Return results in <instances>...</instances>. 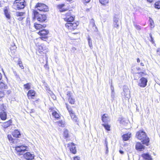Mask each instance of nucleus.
Instances as JSON below:
<instances>
[{
    "mask_svg": "<svg viewBox=\"0 0 160 160\" xmlns=\"http://www.w3.org/2000/svg\"><path fill=\"white\" fill-rule=\"evenodd\" d=\"M12 135L13 137L18 138L21 136L20 133L19 131L18 130H15L12 132Z\"/></svg>",
    "mask_w": 160,
    "mask_h": 160,
    "instance_id": "19",
    "label": "nucleus"
},
{
    "mask_svg": "<svg viewBox=\"0 0 160 160\" xmlns=\"http://www.w3.org/2000/svg\"><path fill=\"white\" fill-rule=\"evenodd\" d=\"M106 153H107L108 152V147H106Z\"/></svg>",
    "mask_w": 160,
    "mask_h": 160,
    "instance_id": "53",
    "label": "nucleus"
},
{
    "mask_svg": "<svg viewBox=\"0 0 160 160\" xmlns=\"http://www.w3.org/2000/svg\"><path fill=\"white\" fill-rule=\"evenodd\" d=\"M67 1H69V2H70L71 1H72V0H67Z\"/></svg>",
    "mask_w": 160,
    "mask_h": 160,
    "instance_id": "62",
    "label": "nucleus"
},
{
    "mask_svg": "<svg viewBox=\"0 0 160 160\" xmlns=\"http://www.w3.org/2000/svg\"><path fill=\"white\" fill-rule=\"evenodd\" d=\"M105 145L106 147H108V142L107 139V138H106L105 139Z\"/></svg>",
    "mask_w": 160,
    "mask_h": 160,
    "instance_id": "46",
    "label": "nucleus"
},
{
    "mask_svg": "<svg viewBox=\"0 0 160 160\" xmlns=\"http://www.w3.org/2000/svg\"><path fill=\"white\" fill-rule=\"evenodd\" d=\"M102 126L104 127L105 129L108 131H110V125L107 124H103Z\"/></svg>",
    "mask_w": 160,
    "mask_h": 160,
    "instance_id": "32",
    "label": "nucleus"
},
{
    "mask_svg": "<svg viewBox=\"0 0 160 160\" xmlns=\"http://www.w3.org/2000/svg\"><path fill=\"white\" fill-rule=\"evenodd\" d=\"M120 118L119 119V121H120V122L121 123H123V119H122V120H120Z\"/></svg>",
    "mask_w": 160,
    "mask_h": 160,
    "instance_id": "52",
    "label": "nucleus"
},
{
    "mask_svg": "<svg viewBox=\"0 0 160 160\" xmlns=\"http://www.w3.org/2000/svg\"><path fill=\"white\" fill-rule=\"evenodd\" d=\"M78 25L76 23L67 22L65 24V27L68 29L71 30L75 29Z\"/></svg>",
    "mask_w": 160,
    "mask_h": 160,
    "instance_id": "9",
    "label": "nucleus"
},
{
    "mask_svg": "<svg viewBox=\"0 0 160 160\" xmlns=\"http://www.w3.org/2000/svg\"><path fill=\"white\" fill-rule=\"evenodd\" d=\"M137 62H140V59L139 58H137Z\"/></svg>",
    "mask_w": 160,
    "mask_h": 160,
    "instance_id": "59",
    "label": "nucleus"
},
{
    "mask_svg": "<svg viewBox=\"0 0 160 160\" xmlns=\"http://www.w3.org/2000/svg\"><path fill=\"white\" fill-rule=\"evenodd\" d=\"M147 1L149 2H153V0H147Z\"/></svg>",
    "mask_w": 160,
    "mask_h": 160,
    "instance_id": "54",
    "label": "nucleus"
},
{
    "mask_svg": "<svg viewBox=\"0 0 160 160\" xmlns=\"http://www.w3.org/2000/svg\"><path fill=\"white\" fill-rule=\"evenodd\" d=\"M67 95L68 96V98H69L70 97H72L71 96V93L70 92H67Z\"/></svg>",
    "mask_w": 160,
    "mask_h": 160,
    "instance_id": "43",
    "label": "nucleus"
},
{
    "mask_svg": "<svg viewBox=\"0 0 160 160\" xmlns=\"http://www.w3.org/2000/svg\"><path fill=\"white\" fill-rule=\"evenodd\" d=\"M26 147L22 145L18 146L15 147V150L17 152V154L18 155L23 154L26 151Z\"/></svg>",
    "mask_w": 160,
    "mask_h": 160,
    "instance_id": "4",
    "label": "nucleus"
},
{
    "mask_svg": "<svg viewBox=\"0 0 160 160\" xmlns=\"http://www.w3.org/2000/svg\"><path fill=\"white\" fill-rule=\"evenodd\" d=\"M155 7L158 9L160 8V1H158L155 3Z\"/></svg>",
    "mask_w": 160,
    "mask_h": 160,
    "instance_id": "33",
    "label": "nucleus"
},
{
    "mask_svg": "<svg viewBox=\"0 0 160 160\" xmlns=\"http://www.w3.org/2000/svg\"><path fill=\"white\" fill-rule=\"evenodd\" d=\"M36 6L40 11L45 12L48 11V6L44 4L38 3Z\"/></svg>",
    "mask_w": 160,
    "mask_h": 160,
    "instance_id": "6",
    "label": "nucleus"
},
{
    "mask_svg": "<svg viewBox=\"0 0 160 160\" xmlns=\"http://www.w3.org/2000/svg\"><path fill=\"white\" fill-rule=\"evenodd\" d=\"M18 64L22 69H24V67H23L22 65V62L21 61V60L19 59Z\"/></svg>",
    "mask_w": 160,
    "mask_h": 160,
    "instance_id": "36",
    "label": "nucleus"
},
{
    "mask_svg": "<svg viewBox=\"0 0 160 160\" xmlns=\"http://www.w3.org/2000/svg\"><path fill=\"white\" fill-rule=\"evenodd\" d=\"M65 6L64 4L59 5L58 6V8L60 9V12H63L67 10L66 9L63 8H62Z\"/></svg>",
    "mask_w": 160,
    "mask_h": 160,
    "instance_id": "26",
    "label": "nucleus"
},
{
    "mask_svg": "<svg viewBox=\"0 0 160 160\" xmlns=\"http://www.w3.org/2000/svg\"><path fill=\"white\" fill-rule=\"evenodd\" d=\"M74 160H80V158L78 157H76L74 158Z\"/></svg>",
    "mask_w": 160,
    "mask_h": 160,
    "instance_id": "48",
    "label": "nucleus"
},
{
    "mask_svg": "<svg viewBox=\"0 0 160 160\" xmlns=\"http://www.w3.org/2000/svg\"><path fill=\"white\" fill-rule=\"evenodd\" d=\"M73 121H74L75 122H78V119L77 118V117L76 116L75 117H74V118L72 119Z\"/></svg>",
    "mask_w": 160,
    "mask_h": 160,
    "instance_id": "42",
    "label": "nucleus"
},
{
    "mask_svg": "<svg viewBox=\"0 0 160 160\" xmlns=\"http://www.w3.org/2000/svg\"><path fill=\"white\" fill-rule=\"evenodd\" d=\"M26 5L24 0H16L13 2V7L16 9H23Z\"/></svg>",
    "mask_w": 160,
    "mask_h": 160,
    "instance_id": "2",
    "label": "nucleus"
},
{
    "mask_svg": "<svg viewBox=\"0 0 160 160\" xmlns=\"http://www.w3.org/2000/svg\"><path fill=\"white\" fill-rule=\"evenodd\" d=\"M111 90L112 91H113V87L112 86V85L111 86Z\"/></svg>",
    "mask_w": 160,
    "mask_h": 160,
    "instance_id": "57",
    "label": "nucleus"
},
{
    "mask_svg": "<svg viewBox=\"0 0 160 160\" xmlns=\"http://www.w3.org/2000/svg\"><path fill=\"white\" fill-rule=\"evenodd\" d=\"M68 145V147L69 148L71 152L73 154L76 153V149L74 144L72 143H69Z\"/></svg>",
    "mask_w": 160,
    "mask_h": 160,
    "instance_id": "14",
    "label": "nucleus"
},
{
    "mask_svg": "<svg viewBox=\"0 0 160 160\" xmlns=\"http://www.w3.org/2000/svg\"><path fill=\"white\" fill-rule=\"evenodd\" d=\"M6 108V106H4L3 104L1 106V109L3 112H4V110H5Z\"/></svg>",
    "mask_w": 160,
    "mask_h": 160,
    "instance_id": "38",
    "label": "nucleus"
},
{
    "mask_svg": "<svg viewBox=\"0 0 160 160\" xmlns=\"http://www.w3.org/2000/svg\"><path fill=\"white\" fill-rule=\"evenodd\" d=\"M34 27L35 28L37 29H40L41 28H42L43 27H46V25H43L39 24H35Z\"/></svg>",
    "mask_w": 160,
    "mask_h": 160,
    "instance_id": "27",
    "label": "nucleus"
},
{
    "mask_svg": "<svg viewBox=\"0 0 160 160\" xmlns=\"http://www.w3.org/2000/svg\"><path fill=\"white\" fill-rule=\"evenodd\" d=\"M136 74H138L141 77L145 76L146 75V73L143 72H140L137 73H136Z\"/></svg>",
    "mask_w": 160,
    "mask_h": 160,
    "instance_id": "37",
    "label": "nucleus"
},
{
    "mask_svg": "<svg viewBox=\"0 0 160 160\" xmlns=\"http://www.w3.org/2000/svg\"><path fill=\"white\" fill-rule=\"evenodd\" d=\"M119 152L120 153H121V154H122L123 153V152L122 151V150H119Z\"/></svg>",
    "mask_w": 160,
    "mask_h": 160,
    "instance_id": "55",
    "label": "nucleus"
},
{
    "mask_svg": "<svg viewBox=\"0 0 160 160\" xmlns=\"http://www.w3.org/2000/svg\"><path fill=\"white\" fill-rule=\"evenodd\" d=\"M131 137V134L129 132L126 133L122 136V138L123 141H126L129 140Z\"/></svg>",
    "mask_w": 160,
    "mask_h": 160,
    "instance_id": "18",
    "label": "nucleus"
},
{
    "mask_svg": "<svg viewBox=\"0 0 160 160\" xmlns=\"http://www.w3.org/2000/svg\"><path fill=\"white\" fill-rule=\"evenodd\" d=\"M12 123V120H10L8 121L3 123L2 124V126L4 128H6L9 126Z\"/></svg>",
    "mask_w": 160,
    "mask_h": 160,
    "instance_id": "22",
    "label": "nucleus"
},
{
    "mask_svg": "<svg viewBox=\"0 0 160 160\" xmlns=\"http://www.w3.org/2000/svg\"><path fill=\"white\" fill-rule=\"evenodd\" d=\"M52 115L55 118H58L60 117L59 114L57 112L55 111H54L52 112Z\"/></svg>",
    "mask_w": 160,
    "mask_h": 160,
    "instance_id": "29",
    "label": "nucleus"
},
{
    "mask_svg": "<svg viewBox=\"0 0 160 160\" xmlns=\"http://www.w3.org/2000/svg\"><path fill=\"white\" fill-rule=\"evenodd\" d=\"M8 138L9 141H11L13 142V138L11 135H8Z\"/></svg>",
    "mask_w": 160,
    "mask_h": 160,
    "instance_id": "40",
    "label": "nucleus"
},
{
    "mask_svg": "<svg viewBox=\"0 0 160 160\" xmlns=\"http://www.w3.org/2000/svg\"><path fill=\"white\" fill-rule=\"evenodd\" d=\"M4 14L7 18V20L9 23L11 22V16L10 12L9 11V8L7 7H5L3 8Z\"/></svg>",
    "mask_w": 160,
    "mask_h": 160,
    "instance_id": "8",
    "label": "nucleus"
},
{
    "mask_svg": "<svg viewBox=\"0 0 160 160\" xmlns=\"http://www.w3.org/2000/svg\"><path fill=\"white\" fill-rule=\"evenodd\" d=\"M149 21H150V23L151 25L153 26L154 24V22H153V20L151 18H150Z\"/></svg>",
    "mask_w": 160,
    "mask_h": 160,
    "instance_id": "45",
    "label": "nucleus"
},
{
    "mask_svg": "<svg viewBox=\"0 0 160 160\" xmlns=\"http://www.w3.org/2000/svg\"><path fill=\"white\" fill-rule=\"evenodd\" d=\"M23 14V13L22 12H18L16 13L17 15L18 16H22Z\"/></svg>",
    "mask_w": 160,
    "mask_h": 160,
    "instance_id": "41",
    "label": "nucleus"
},
{
    "mask_svg": "<svg viewBox=\"0 0 160 160\" xmlns=\"http://www.w3.org/2000/svg\"><path fill=\"white\" fill-rule=\"evenodd\" d=\"M66 107L70 115L71 116L72 119L74 117H75L76 116L75 115L74 112L72 111V109L70 107H69L67 103H66Z\"/></svg>",
    "mask_w": 160,
    "mask_h": 160,
    "instance_id": "16",
    "label": "nucleus"
},
{
    "mask_svg": "<svg viewBox=\"0 0 160 160\" xmlns=\"http://www.w3.org/2000/svg\"><path fill=\"white\" fill-rule=\"evenodd\" d=\"M137 69L138 70H139L140 69V68H137Z\"/></svg>",
    "mask_w": 160,
    "mask_h": 160,
    "instance_id": "61",
    "label": "nucleus"
},
{
    "mask_svg": "<svg viewBox=\"0 0 160 160\" xmlns=\"http://www.w3.org/2000/svg\"><path fill=\"white\" fill-rule=\"evenodd\" d=\"M113 27L114 29L116 28L117 29H118L119 27L118 19L116 16L113 19Z\"/></svg>",
    "mask_w": 160,
    "mask_h": 160,
    "instance_id": "13",
    "label": "nucleus"
},
{
    "mask_svg": "<svg viewBox=\"0 0 160 160\" xmlns=\"http://www.w3.org/2000/svg\"><path fill=\"white\" fill-rule=\"evenodd\" d=\"M24 158L27 160H32L34 158V155L29 152H28L24 154Z\"/></svg>",
    "mask_w": 160,
    "mask_h": 160,
    "instance_id": "12",
    "label": "nucleus"
},
{
    "mask_svg": "<svg viewBox=\"0 0 160 160\" xmlns=\"http://www.w3.org/2000/svg\"><path fill=\"white\" fill-rule=\"evenodd\" d=\"M64 136L66 138L68 137V131L67 129L65 130L64 131Z\"/></svg>",
    "mask_w": 160,
    "mask_h": 160,
    "instance_id": "35",
    "label": "nucleus"
},
{
    "mask_svg": "<svg viewBox=\"0 0 160 160\" xmlns=\"http://www.w3.org/2000/svg\"><path fill=\"white\" fill-rule=\"evenodd\" d=\"M4 94L2 92H0V98L3 97L4 96Z\"/></svg>",
    "mask_w": 160,
    "mask_h": 160,
    "instance_id": "44",
    "label": "nucleus"
},
{
    "mask_svg": "<svg viewBox=\"0 0 160 160\" xmlns=\"http://www.w3.org/2000/svg\"><path fill=\"white\" fill-rule=\"evenodd\" d=\"M135 27L138 30H139V29H140V27L139 26H138L137 25H135Z\"/></svg>",
    "mask_w": 160,
    "mask_h": 160,
    "instance_id": "50",
    "label": "nucleus"
},
{
    "mask_svg": "<svg viewBox=\"0 0 160 160\" xmlns=\"http://www.w3.org/2000/svg\"><path fill=\"white\" fill-rule=\"evenodd\" d=\"M7 86L2 82H0V90H3L7 88Z\"/></svg>",
    "mask_w": 160,
    "mask_h": 160,
    "instance_id": "25",
    "label": "nucleus"
},
{
    "mask_svg": "<svg viewBox=\"0 0 160 160\" xmlns=\"http://www.w3.org/2000/svg\"><path fill=\"white\" fill-rule=\"evenodd\" d=\"M71 12L69 11L66 14V18H64V20L65 21L68 22H70L73 21L74 20V17L72 16H70Z\"/></svg>",
    "mask_w": 160,
    "mask_h": 160,
    "instance_id": "10",
    "label": "nucleus"
},
{
    "mask_svg": "<svg viewBox=\"0 0 160 160\" xmlns=\"http://www.w3.org/2000/svg\"><path fill=\"white\" fill-rule=\"evenodd\" d=\"M89 26H90L92 27L93 29L95 31L97 30V28L95 24L94 21L93 19L91 20Z\"/></svg>",
    "mask_w": 160,
    "mask_h": 160,
    "instance_id": "21",
    "label": "nucleus"
},
{
    "mask_svg": "<svg viewBox=\"0 0 160 160\" xmlns=\"http://www.w3.org/2000/svg\"><path fill=\"white\" fill-rule=\"evenodd\" d=\"M142 157L145 159L151 160L152 158L151 156L148 153H143L142 154Z\"/></svg>",
    "mask_w": 160,
    "mask_h": 160,
    "instance_id": "23",
    "label": "nucleus"
},
{
    "mask_svg": "<svg viewBox=\"0 0 160 160\" xmlns=\"http://www.w3.org/2000/svg\"><path fill=\"white\" fill-rule=\"evenodd\" d=\"M150 38H151V40H150V41L151 42H152V43H153L154 42L153 39L152 38V35L151 34H150Z\"/></svg>",
    "mask_w": 160,
    "mask_h": 160,
    "instance_id": "47",
    "label": "nucleus"
},
{
    "mask_svg": "<svg viewBox=\"0 0 160 160\" xmlns=\"http://www.w3.org/2000/svg\"><path fill=\"white\" fill-rule=\"evenodd\" d=\"M44 47V45H42V49L44 51V50H46V47Z\"/></svg>",
    "mask_w": 160,
    "mask_h": 160,
    "instance_id": "51",
    "label": "nucleus"
},
{
    "mask_svg": "<svg viewBox=\"0 0 160 160\" xmlns=\"http://www.w3.org/2000/svg\"><path fill=\"white\" fill-rule=\"evenodd\" d=\"M157 53L160 56V48H158L157 50Z\"/></svg>",
    "mask_w": 160,
    "mask_h": 160,
    "instance_id": "49",
    "label": "nucleus"
},
{
    "mask_svg": "<svg viewBox=\"0 0 160 160\" xmlns=\"http://www.w3.org/2000/svg\"><path fill=\"white\" fill-rule=\"evenodd\" d=\"M0 118L3 120H6L7 118V114L4 112H0Z\"/></svg>",
    "mask_w": 160,
    "mask_h": 160,
    "instance_id": "20",
    "label": "nucleus"
},
{
    "mask_svg": "<svg viewBox=\"0 0 160 160\" xmlns=\"http://www.w3.org/2000/svg\"><path fill=\"white\" fill-rule=\"evenodd\" d=\"M147 82L148 80L146 78L142 77L138 81V85L140 87L144 88L147 86Z\"/></svg>",
    "mask_w": 160,
    "mask_h": 160,
    "instance_id": "7",
    "label": "nucleus"
},
{
    "mask_svg": "<svg viewBox=\"0 0 160 160\" xmlns=\"http://www.w3.org/2000/svg\"><path fill=\"white\" fill-rule=\"evenodd\" d=\"M99 1L102 4L106 5L108 3L109 0H99Z\"/></svg>",
    "mask_w": 160,
    "mask_h": 160,
    "instance_id": "28",
    "label": "nucleus"
},
{
    "mask_svg": "<svg viewBox=\"0 0 160 160\" xmlns=\"http://www.w3.org/2000/svg\"><path fill=\"white\" fill-rule=\"evenodd\" d=\"M48 32H49L48 30L43 29L40 31L38 32V34L42 36L41 38L42 40L46 41L48 38L47 36Z\"/></svg>",
    "mask_w": 160,
    "mask_h": 160,
    "instance_id": "5",
    "label": "nucleus"
},
{
    "mask_svg": "<svg viewBox=\"0 0 160 160\" xmlns=\"http://www.w3.org/2000/svg\"><path fill=\"white\" fill-rule=\"evenodd\" d=\"M35 92L33 90H30L28 91L27 95L29 99H32L35 96Z\"/></svg>",
    "mask_w": 160,
    "mask_h": 160,
    "instance_id": "17",
    "label": "nucleus"
},
{
    "mask_svg": "<svg viewBox=\"0 0 160 160\" xmlns=\"http://www.w3.org/2000/svg\"><path fill=\"white\" fill-rule=\"evenodd\" d=\"M58 123L60 126L63 127L64 125V123L62 121H59Z\"/></svg>",
    "mask_w": 160,
    "mask_h": 160,
    "instance_id": "39",
    "label": "nucleus"
},
{
    "mask_svg": "<svg viewBox=\"0 0 160 160\" xmlns=\"http://www.w3.org/2000/svg\"><path fill=\"white\" fill-rule=\"evenodd\" d=\"M88 43L89 45L90 48L92 49V45L91 39V38L89 36L88 37Z\"/></svg>",
    "mask_w": 160,
    "mask_h": 160,
    "instance_id": "31",
    "label": "nucleus"
},
{
    "mask_svg": "<svg viewBox=\"0 0 160 160\" xmlns=\"http://www.w3.org/2000/svg\"><path fill=\"white\" fill-rule=\"evenodd\" d=\"M68 101L71 104H74L75 103V99L72 97H70L68 98Z\"/></svg>",
    "mask_w": 160,
    "mask_h": 160,
    "instance_id": "30",
    "label": "nucleus"
},
{
    "mask_svg": "<svg viewBox=\"0 0 160 160\" xmlns=\"http://www.w3.org/2000/svg\"><path fill=\"white\" fill-rule=\"evenodd\" d=\"M140 65L141 66H144V64L143 63L141 62L140 63Z\"/></svg>",
    "mask_w": 160,
    "mask_h": 160,
    "instance_id": "56",
    "label": "nucleus"
},
{
    "mask_svg": "<svg viewBox=\"0 0 160 160\" xmlns=\"http://www.w3.org/2000/svg\"><path fill=\"white\" fill-rule=\"evenodd\" d=\"M33 18L34 19H37L38 21L40 22H43L46 20V17L44 14H39L36 11L33 12Z\"/></svg>",
    "mask_w": 160,
    "mask_h": 160,
    "instance_id": "3",
    "label": "nucleus"
},
{
    "mask_svg": "<svg viewBox=\"0 0 160 160\" xmlns=\"http://www.w3.org/2000/svg\"><path fill=\"white\" fill-rule=\"evenodd\" d=\"M124 94L126 98H129L130 97V92L129 89L126 86H124L123 88Z\"/></svg>",
    "mask_w": 160,
    "mask_h": 160,
    "instance_id": "15",
    "label": "nucleus"
},
{
    "mask_svg": "<svg viewBox=\"0 0 160 160\" xmlns=\"http://www.w3.org/2000/svg\"><path fill=\"white\" fill-rule=\"evenodd\" d=\"M25 88L27 89H29L30 88V83H28L24 85Z\"/></svg>",
    "mask_w": 160,
    "mask_h": 160,
    "instance_id": "34",
    "label": "nucleus"
},
{
    "mask_svg": "<svg viewBox=\"0 0 160 160\" xmlns=\"http://www.w3.org/2000/svg\"><path fill=\"white\" fill-rule=\"evenodd\" d=\"M90 0H85V1L86 2H88Z\"/></svg>",
    "mask_w": 160,
    "mask_h": 160,
    "instance_id": "58",
    "label": "nucleus"
},
{
    "mask_svg": "<svg viewBox=\"0 0 160 160\" xmlns=\"http://www.w3.org/2000/svg\"><path fill=\"white\" fill-rule=\"evenodd\" d=\"M136 136L137 138L142 141L143 144L148 145V143L149 142V138L146 135L145 132L142 131H139L137 132Z\"/></svg>",
    "mask_w": 160,
    "mask_h": 160,
    "instance_id": "1",
    "label": "nucleus"
},
{
    "mask_svg": "<svg viewBox=\"0 0 160 160\" xmlns=\"http://www.w3.org/2000/svg\"><path fill=\"white\" fill-rule=\"evenodd\" d=\"M102 120L105 123L107 122L108 121L109 118L107 115L104 114L102 116Z\"/></svg>",
    "mask_w": 160,
    "mask_h": 160,
    "instance_id": "24",
    "label": "nucleus"
},
{
    "mask_svg": "<svg viewBox=\"0 0 160 160\" xmlns=\"http://www.w3.org/2000/svg\"><path fill=\"white\" fill-rule=\"evenodd\" d=\"M2 75L0 73V80L2 79Z\"/></svg>",
    "mask_w": 160,
    "mask_h": 160,
    "instance_id": "60",
    "label": "nucleus"
},
{
    "mask_svg": "<svg viewBox=\"0 0 160 160\" xmlns=\"http://www.w3.org/2000/svg\"><path fill=\"white\" fill-rule=\"evenodd\" d=\"M145 146L140 142H137L135 145V148L137 150L139 151H143L145 149Z\"/></svg>",
    "mask_w": 160,
    "mask_h": 160,
    "instance_id": "11",
    "label": "nucleus"
},
{
    "mask_svg": "<svg viewBox=\"0 0 160 160\" xmlns=\"http://www.w3.org/2000/svg\"><path fill=\"white\" fill-rule=\"evenodd\" d=\"M45 66H47V64H46L45 65H44V67H45Z\"/></svg>",
    "mask_w": 160,
    "mask_h": 160,
    "instance_id": "63",
    "label": "nucleus"
}]
</instances>
